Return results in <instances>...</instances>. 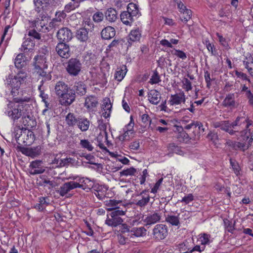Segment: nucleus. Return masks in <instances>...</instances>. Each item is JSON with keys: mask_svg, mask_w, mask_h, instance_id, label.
Masks as SVG:
<instances>
[{"mask_svg": "<svg viewBox=\"0 0 253 253\" xmlns=\"http://www.w3.org/2000/svg\"><path fill=\"white\" fill-rule=\"evenodd\" d=\"M246 121L245 129L240 132V141L237 142L235 144V146L243 151L249 149L253 140V121L250 119Z\"/></svg>", "mask_w": 253, "mask_h": 253, "instance_id": "nucleus-1", "label": "nucleus"}, {"mask_svg": "<svg viewBox=\"0 0 253 253\" xmlns=\"http://www.w3.org/2000/svg\"><path fill=\"white\" fill-rule=\"evenodd\" d=\"M79 182L74 181L66 182L62 185L57 190V193L61 196H64L71 190L77 188L84 190L89 188L91 186V180L86 177L80 178Z\"/></svg>", "mask_w": 253, "mask_h": 253, "instance_id": "nucleus-2", "label": "nucleus"}, {"mask_svg": "<svg viewBox=\"0 0 253 253\" xmlns=\"http://www.w3.org/2000/svg\"><path fill=\"white\" fill-rule=\"evenodd\" d=\"M27 74L25 72L20 71L16 75L13 77L9 75L6 79L7 86L11 89V92L13 94L17 91L22 84L25 80Z\"/></svg>", "mask_w": 253, "mask_h": 253, "instance_id": "nucleus-3", "label": "nucleus"}, {"mask_svg": "<svg viewBox=\"0 0 253 253\" xmlns=\"http://www.w3.org/2000/svg\"><path fill=\"white\" fill-rule=\"evenodd\" d=\"M25 113L24 106L21 104L9 102L7 105L5 114L14 122L17 121Z\"/></svg>", "mask_w": 253, "mask_h": 253, "instance_id": "nucleus-4", "label": "nucleus"}, {"mask_svg": "<svg viewBox=\"0 0 253 253\" xmlns=\"http://www.w3.org/2000/svg\"><path fill=\"white\" fill-rule=\"evenodd\" d=\"M82 65L79 59L72 58L66 63V70L71 76H78L81 71Z\"/></svg>", "mask_w": 253, "mask_h": 253, "instance_id": "nucleus-5", "label": "nucleus"}, {"mask_svg": "<svg viewBox=\"0 0 253 253\" xmlns=\"http://www.w3.org/2000/svg\"><path fill=\"white\" fill-rule=\"evenodd\" d=\"M125 214V211L123 210H118L114 211L110 213V217L108 216L105 220V224L111 227H117L121 224L123 222L121 215H124Z\"/></svg>", "mask_w": 253, "mask_h": 253, "instance_id": "nucleus-6", "label": "nucleus"}, {"mask_svg": "<svg viewBox=\"0 0 253 253\" xmlns=\"http://www.w3.org/2000/svg\"><path fill=\"white\" fill-rule=\"evenodd\" d=\"M168 234V229L167 225L163 224L156 225L152 231L153 238L157 241L165 239Z\"/></svg>", "mask_w": 253, "mask_h": 253, "instance_id": "nucleus-7", "label": "nucleus"}, {"mask_svg": "<svg viewBox=\"0 0 253 253\" xmlns=\"http://www.w3.org/2000/svg\"><path fill=\"white\" fill-rule=\"evenodd\" d=\"M249 119L248 118H245L243 117L238 116L234 122L231 123L230 129L233 131V133L230 134L231 135L238 136L237 133H240L241 131L240 130L241 128H243V126H245L246 124V121Z\"/></svg>", "mask_w": 253, "mask_h": 253, "instance_id": "nucleus-8", "label": "nucleus"}, {"mask_svg": "<svg viewBox=\"0 0 253 253\" xmlns=\"http://www.w3.org/2000/svg\"><path fill=\"white\" fill-rule=\"evenodd\" d=\"M147 230L144 227H133L129 230L127 227L124 228L123 230L124 234L127 232V236L130 238L135 237H141L146 235Z\"/></svg>", "mask_w": 253, "mask_h": 253, "instance_id": "nucleus-9", "label": "nucleus"}, {"mask_svg": "<svg viewBox=\"0 0 253 253\" xmlns=\"http://www.w3.org/2000/svg\"><path fill=\"white\" fill-rule=\"evenodd\" d=\"M61 104L64 106H69L73 103L75 100L76 93L73 89H69L59 97Z\"/></svg>", "mask_w": 253, "mask_h": 253, "instance_id": "nucleus-10", "label": "nucleus"}, {"mask_svg": "<svg viewBox=\"0 0 253 253\" xmlns=\"http://www.w3.org/2000/svg\"><path fill=\"white\" fill-rule=\"evenodd\" d=\"M58 55L63 58H68L71 54L69 45L66 43L59 42L55 47Z\"/></svg>", "mask_w": 253, "mask_h": 253, "instance_id": "nucleus-11", "label": "nucleus"}, {"mask_svg": "<svg viewBox=\"0 0 253 253\" xmlns=\"http://www.w3.org/2000/svg\"><path fill=\"white\" fill-rule=\"evenodd\" d=\"M98 103L97 97L95 95H90L85 97L84 106L88 112H93L95 111Z\"/></svg>", "mask_w": 253, "mask_h": 253, "instance_id": "nucleus-12", "label": "nucleus"}, {"mask_svg": "<svg viewBox=\"0 0 253 253\" xmlns=\"http://www.w3.org/2000/svg\"><path fill=\"white\" fill-rule=\"evenodd\" d=\"M57 38L60 42H68L72 38V33L68 28L63 27L60 29L57 33Z\"/></svg>", "mask_w": 253, "mask_h": 253, "instance_id": "nucleus-13", "label": "nucleus"}, {"mask_svg": "<svg viewBox=\"0 0 253 253\" xmlns=\"http://www.w3.org/2000/svg\"><path fill=\"white\" fill-rule=\"evenodd\" d=\"M186 101V96L183 91L174 94H171L169 100L168 101V104L170 106H175L184 103Z\"/></svg>", "mask_w": 253, "mask_h": 253, "instance_id": "nucleus-14", "label": "nucleus"}, {"mask_svg": "<svg viewBox=\"0 0 253 253\" xmlns=\"http://www.w3.org/2000/svg\"><path fill=\"white\" fill-rule=\"evenodd\" d=\"M42 162L41 160H35L31 162L29 173L31 175L42 174L45 171V169L42 166Z\"/></svg>", "mask_w": 253, "mask_h": 253, "instance_id": "nucleus-15", "label": "nucleus"}, {"mask_svg": "<svg viewBox=\"0 0 253 253\" xmlns=\"http://www.w3.org/2000/svg\"><path fill=\"white\" fill-rule=\"evenodd\" d=\"M161 219V213L154 212L149 214L146 216H143L142 220L145 226L152 225L158 222Z\"/></svg>", "mask_w": 253, "mask_h": 253, "instance_id": "nucleus-16", "label": "nucleus"}, {"mask_svg": "<svg viewBox=\"0 0 253 253\" xmlns=\"http://www.w3.org/2000/svg\"><path fill=\"white\" fill-rule=\"evenodd\" d=\"M104 203L105 205L106 206L107 211L111 212L118 210H122L121 207L125 208L123 202L121 200L110 199L106 200Z\"/></svg>", "mask_w": 253, "mask_h": 253, "instance_id": "nucleus-17", "label": "nucleus"}, {"mask_svg": "<svg viewBox=\"0 0 253 253\" xmlns=\"http://www.w3.org/2000/svg\"><path fill=\"white\" fill-rule=\"evenodd\" d=\"M148 190H143L137 195V199L136 200V205L140 207H144L149 202L150 197L148 193Z\"/></svg>", "mask_w": 253, "mask_h": 253, "instance_id": "nucleus-18", "label": "nucleus"}, {"mask_svg": "<svg viewBox=\"0 0 253 253\" xmlns=\"http://www.w3.org/2000/svg\"><path fill=\"white\" fill-rule=\"evenodd\" d=\"M89 29L85 28H81L77 30L76 33V37L80 42L86 43L89 40L90 33Z\"/></svg>", "mask_w": 253, "mask_h": 253, "instance_id": "nucleus-19", "label": "nucleus"}, {"mask_svg": "<svg viewBox=\"0 0 253 253\" xmlns=\"http://www.w3.org/2000/svg\"><path fill=\"white\" fill-rule=\"evenodd\" d=\"M142 30L136 28L130 31L127 39L128 46H131L133 42H138L141 37Z\"/></svg>", "mask_w": 253, "mask_h": 253, "instance_id": "nucleus-20", "label": "nucleus"}, {"mask_svg": "<svg viewBox=\"0 0 253 253\" xmlns=\"http://www.w3.org/2000/svg\"><path fill=\"white\" fill-rule=\"evenodd\" d=\"M22 137L19 142V144L22 143L25 145H30L34 140L33 132L28 129H24V132L21 134Z\"/></svg>", "mask_w": 253, "mask_h": 253, "instance_id": "nucleus-21", "label": "nucleus"}, {"mask_svg": "<svg viewBox=\"0 0 253 253\" xmlns=\"http://www.w3.org/2000/svg\"><path fill=\"white\" fill-rule=\"evenodd\" d=\"M21 152L23 154L31 157L33 158L40 155L41 153V147L40 146L31 148H23L21 149Z\"/></svg>", "mask_w": 253, "mask_h": 253, "instance_id": "nucleus-22", "label": "nucleus"}, {"mask_svg": "<svg viewBox=\"0 0 253 253\" xmlns=\"http://www.w3.org/2000/svg\"><path fill=\"white\" fill-rule=\"evenodd\" d=\"M222 105L227 108L236 107L238 104L235 100V94L233 93H230L227 94L222 102Z\"/></svg>", "mask_w": 253, "mask_h": 253, "instance_id": "nucleus-23", "label": "nucleus"}, {"mask_svg": "<svg viewBox=\"0 0 253 253\" xmlns=\"http://www.w3.org/2000/svg\"><path fill=\"white\" fill-rule=\"evenodd\" d=\"M102 106L104 111L102 113V116L106 119L109 118L112 107L110 98L108 97L104 98Z\"/></svg>", "mask_w": 253, "mask_h": 253, "instance_id": "nucleus-24", "label": "nucleus"}, {"mask_svg": "<svg viewBox=\"0 0 253 253\" xmlns=\"http://www.w3.org/2000/svg\"><path fill=\"white\" fill-rule=\"evenodd\" d=\"M161 95L156 89L151 90L148 94V99L152 104L157 105L160 102Z\"/></svg>", "mask_w": 253, "mask_h": 253, "instance_id": "nucleus-25", "label": "nucleus"}, {"mask_svg": "<svg viewBox=\"0 0 253 253\" xmlns=\"http://www.w3.org/2000/svg\"><path fill=\"white\" fill-rule=\"evenodd\" d=\"M34 59L36 70L44 69L47 68L44 55H37L34 57Z\"/></svg>", "mask_w": 253, "mask_h": 253, "instance_id": "nucleus-26", "label": "nucleus"}, {"mask_svg": "<svg viewBox=\"0 0 253 253\" xmlns=\"http://www.w3.org/2000/svg\"><path fill=\"white\" fill-rule=\"evenodd\" d=\"M101 37L104 40H110L116 35V30L113 27L107 26L101 32Z\"/></svg>", "mask_w": 253, "mask_h": 253, "instance_id": "nucleus-27", "label": "nucleus"}, {"mask_svg": "<svg viewBox=\"0 0 253 253\" xmlns=\"http://www.w3.org/2000/svg\"><path fill=\"white\" fill-rule=\"evenodd\" d=\"M76 126L81 131H86L89 127L90 122L84 117L79 116L78 123Z\"/></svg>", "mask_w": 253, "mask_h": 253, "instance_id": "nucleus-28", "label": "nucleus"}, {"mask_svg": "<svg viewBox=\"0 0 253 253\" xmlns=\"http://www.w3.org/2000/svg\"><path fill=\"white\" fill-rule=\"evenodd\" d=\"M35 46V42L31 38H28L23 42L20 50L24 53H27L34 50Z\"/></svg>", "mask_w": 253, "mask_h": 253, "instance_id": "nucleus-29", "label": "nucleus"}, {"mask_svg": "<svg viewBox=\"0 0 253 253\" xmlns=\"http://www.w3.org/2000/svg\"><path fill=\"white\" fill-rule=\"evenodd\" d=\"M70 89L68 85L62 81L58 82L55 86V91L57 96L59 97L65 92Z\"/></svg>", "mask_w": 253, "mask_h": 253, "instance_id": "nucleus-30", "label": "nucleus"}, {"mask_svg": "<svg viewBox=\"0 0 253 253\" xmlns=\"http://www.w3.org/2000/svg\"><path fill=\"white\" fill-rule=\"evenodd\" d=\"M11 27V26L10 25H7L5 27L0 42V47L5 48L7 46L8 41L11 38L10 35L7 34V32Z\"/></svg>", "mask_w": 253, "mask_h": 253, "instance_id": "nucleus-31", "label": "nucleus"}, {"mask_svg": "<svg viewBox=\"0 0 253 253\" xmlns=\"http://www.w3.org/2000/svg\"><path fill=\"white\" fill-rule=\"evenodd\" d=\"M41 24V23H40ZM43 28V26L41 25L40 27V23L39 21H36L35 23V28L33 30H29L28 32V36L37 40L41 39V35L37 31H41Z\"/></svg>", "mask_w": 253, "mask_h": 253, "instance_id": "nucleus-32", "label": "nucleus"}, {"mask_svg": "<svg viewBox=\"0 0 253 253\" xmlns=\"http://www.w3.org/2000/svg\"><path fill=\"white\" fill-rule=\"evenodd\" d=\"M73 88V91L80 96L84 95L86 92V85L83 82L75 83Z\"/></svg>", "mask_w": 253, "mask_h": 253, "instance_id": "nucleus-33", "label": "nucleus"}, {"mask_svg": "<svg viewBox=\"0 0 253 253\" xmlns=\"http://www.w3.org/2000/svg\"><path fill=\"white\" fill-rule=\"evenodd\" d=\"M36 10L40 12L42 10H46L49 3L48 0H34Z\"/></svg>", "mask_w": 253, "mask_h": 253, "instance_id": "nucleus-34", "label": "nucleus"}, {"mask_svg": "<svg viewBox=\"0 0 253 253\" xmlns=\"http://www.w3.org/2000/svg\"><path fill=\"white\" fill-rule=\"evenodd\" d=\"M106 19L110 22H114L118 18V13L117 11L113 8H108L105 13Z\"/></svg>", "mask_w": 253, "mask_h": 253, "instance_id": "nucleus-35", "label": "nucleus"}, {"mask_svg": "<svg viewBox=\"0 0 253 253\" xmlns=\"http://www.w3.org/2000/svg\"><path fill=\"white\" fill-rule=\"evenodd\" d=\"M79 117L76 116L74 113H68L65 118V122L69 126L74 127L77 125Z\"/></svg>", "mask_w": 253, "mask_h": 253, "instance_id": "nucleus-36", "label": "nucleus"}, {"mask_svg": "<svg viewBox=\"0 0 253 253\" xmlns=\"http://www.w3.org/2000/svg\"><path fill=\"white\" fill-rule=\"evenodd\" d=\"M126 66L125 65H123L118 68V70L116 71L115 74V79L118 81H121L125 77L127 72Z\"/></svg>", "mask_w": 253, "mask_h": 253, "instance_id": "nucleus-37", "label": "nucleus"}, {"mask_svg": "<svg viewBox=\"0 0 253 253\" xmlns=\"http://www.w3.org/2000/svg\"><path fill=\"white\" fill-rule=\"evenodd\" d=\"M167 149L169 151V155L175 153L179 155H183L184 152L181 150V147L175 145L174 143H169L167 146Z\"/></svg>", "mask_w": 253, "mask_h": 253, "instance_id": "nucleus-38", "label": "nucleus"}, {"mask_svg": "<svg viewBox=\"0 0 253 253\" xmlns=\"http://www.w3.org/2000/svg\"><path fill=\"white\" fill-rule=\"evenodd\" d=\"M120 17L122 22L126 25L130 26L133 21V16L125 11L121 14Z\"/></svg>", "mask_w": 253, "mask_h": 253, "instance_id": "nucleus-39", "label": "nucleus"}, {"mask_svg": "<svg viewBox=\"0 0 253 253\" xmlns=\"http://www.w3.org/2000/svg\"><path fill=\"white\" fill-rule=\"evenodd\" d=\"M14 64L18 69H21L25 64V56L23 53L18 54L15 59Z\"/></svg>", "mask_w": 253, "mask_h": 253, "instance_id": "nucleus-40", "label": "nucleus"}, {"mask_svg": "<svg viewBox=\"0 0 253 253\" xmlns=\"http://www.w3.org/2000/svg\"><path fill=\"white\" fill-rule=\"evenodd\" d=\"M81 2L80 0H71V1L65 5L64 11L66 12H70L72 10L78 7Z\"/></svg>", "mask_w": 253, "mask_h": 253, "instance_id": "nucleus-41", "label": "nucleus"}, {"mask_svg": "<svg viewBox=\"0 0 253 253\" xmlns=\"http://www.w3.org/2000/svg\"><path fill=\"white\" fill-rule=\"evenodd\" d=\"M198 241L201 245L205 246L209 245L211 243V235L207 233H202L199 235Z\"/></svg>", "mask_w": 253, "mask_h": 253, "instance_id": "nucleus-42", "label": "nucleus"}, {"mask_svg": "<svg viewBox=\"0 0 253 253\" xmlns=\"http://www.w3.org/2000/svg\"><path fill=\"white\" fill-rule=\"evenodd\" d=\"M126 12L129 13L134 17L138 14V9L136 4L133 3H129L127 7V11Z\"/></svg>", "mask_w": 253, "mask_h": 253, "instance_id": "nucleus-43", "label": "nucleus"}, {"mask_svg": "<svg viewBox=\"0 0 253 253\" xmlns=\"http://www.w3.org/2000/svg\"><path fill=\"white\" fill-rule=\"evenodd\" d=\"M166 220L173 226H178L180 224L178 216L168 215Z\"/></svg>", "mask_w": 253, "mask_h": 253, "instance_id": "nucleus-44", "label": "nucleus"}, {"mask_svg": "<svg viewBox=\"0 0 253 253\" xmlns=\"http://www.w3.org/2000/svg\"><path fill=\"white\" fill-rule=\"evenodd\" d=\"M80 144L82 148L85 149L88 151H92L93 150V146L87 139H82Z\"/></svg>", "mask_w": 253, "mask_h": 253, "instance_id": "nucleus-45", "label": "nucleus"}, {"mask_svg": "<svg viewBox=\"0 0 253 253\" xmlns=\"http://www.w3.org/2000/svg\"><path fill=\"white\" fill-rule=\"evenodd\" d=\"M37 184L42 186H45V184H49L51 187L53 186V182L47 179L44 176H41L37 179Z\"/></svg>", "mask_w": 253, "mask_h": 253, "instance_id": "nucleus-46", "label": "nucleus"}, {"mask_svg": "<svg viewBox=\"0 0 253 253\" xmlns=\"http://www.w3.org/2000/svg\"><path fill=\"white\" fill-rule=\"evenodd\" d=\"M230 165L232 167L234 172L237 176H239L241 174V168L238 163L235 160H230Z\"/></svg>", "mask_w": 253, "mask_h": 253, "instance_id": "nucleus-47", "label": "nucleus"}, {"mask_svg": "<svg viewBox=\"0 0 253 253\" xmlns=\"http://www.w3.org/2000/svg\"><path fill=\"white\" fill-rule=\"evenodd\" d=\"M231 123L229 121H223L221 125L220 129L228 132L229 134H233V131L230 129Z\"/></svg>", "mask_w": 253, "mask_h": 253, "instance_id": "nucleus-48", "label": "nucleus"}, {"mask_svg": "<svg viewBox=\"0 0 253 253\" xmlns=\"http://www.w3.org/2000/svg\"><path fill=\"white\" fill-rule=\"evenodd\" d=\"M134 125V123L133 119V117L132 116L130 117V122L129 123L126 125L125 127L123 128V130H126V132H128L130 133V134H133L134 132L133 127Z\"/></svg>", "mask_w": 253, "mask_h": 253, "instance_id": "nucleus-49", "label": "nucleus"}, {"mask_svg": "<svg viewBox=\"0 0 253 253\" xmlns=\"http://www.w3.org/2000/svg\"><path fill=\"white\" fill-rule=\"evenodd\" d=\"M182 15L180 16V20L184 23H186L191 18L192 11L191 10H186L185 11L181 13Z\"/></svg>", "mask_w": 253, "mask_h": 253, "instance_id": "nucleus-50", "label": "nucleus"}, {"mask_svg": "<svg viewBox=\"0 0 253 253\" xmlns=\"http://www.w3.org/2000/svg\"><path fill=\"white\" fill-rule=\"evenodd\" d=\"M37 73L40 76L42 77L43 82L50 81L51 79V75L49 73H47L43 69L36 70Z\"/></svg>", "mask_w": 253, "mask_h": 253, "instance_id": "nucleus-51", "label": "nucleus"}, {"mask_svg": "<svg viewBox=\"0 0 253 253\" xmlns=\"http://www.w3.org/2000/svg\"><path fill=\"white\" fill-rule=\"evenodd\" d=\"M136 170L133 168H130L129 169H124L123 170L120 172V176H131L134 175L136 173Z\"/></svg>", "mask_w": 253, "mask_h": 253, "instance_id": "nucleus-52", "label": "nucleus"}, {"mask_svg": "<svg viewBox=\"0 0 253 253\" xmlns=\"http://www.w3.org/2000/svg\"><path fill=\"white\" fill-rule=\"evenodd\" d=\"M223 221L226 230L229 232L233 233V231L235 229V222L233 223L232 221H230L227 219H224Z\"/></svg>", "mask_w": 253, "mask_h": 253, "instance_id": "nucleus-53", "label": "nucleus"}, {"mask_svg": "<svg viewBox=\"0 0 253 253\" xmlns=\"http://www.w3.org/2000/svg\"><path fill=\"white\" fill-rule=\"evenodd\" d=\"M104 14L101 11H97L92 16V19L95 23H99L104 19Z\"/></svg>", "mask_w": 253, "mask_h": 253, "instance_id": "nucleus-54", "label": "nucleus"}, {"mask_svg": "<svg viewBox=\"0 0 253 253\" xmlns=\"http://www.w3.org/2000/svg\"><path fill=\"white\" fill-rule=\"evenodd\" d=\"M171 53L182 60H185L187 58L186 54L181 50L174 49L171 51Z\"/></svg>", "mask_w": 253, "mask_h": 253, "instance_id": "nucleus-55", "label": "nucleus"}, {"mask_svg": "<svg viewBox=\"0 0 253 253\" xmlns=\"http://www.w3.org/2000/svg\"><path fill=\"white\" fill-rule=\"evenodd\" d=\"M66 17V14L65 11H57L55 13V18L53 19L55 22H61Z\"/></svg>", "mask_w": 253, "mask_h": 253, "instance_id": "nucleus-56", "label": "nucleus"}, {"mask_svg": "<svg viewBox=\"0 0 253 253\" xmlns=\"http://www.w3.org/2000/svg\"><path fill=\"white\" fill-rule=\"evenodd\" d=\"M161 82L160 77L157 71H155L150 79L149 83L151 84H158Z\"/></svg>", "mask_w": 253, "mask_h": 253, "instance_id": "nucleus-57", "label": "nucleus"}, {"mask_svg": "<svg viewBox=\"0 0 253 253\" xmlns=\"http://www.w3.org/2000/svg\"><path fill=\"white\" fill-rule=\"evenodd\" d=\"M21 122L23 125L24 126H29V120H31V117L28 114V113H27L25 112V113L23 114V115L21 117Z\"/></svg>", "mask_w": 253, "mask_h": 253, "instance_id": "nucleus-58", "label": "nucleus"}, {"mask_svg": "<svg viewBox=\"0 0 253 253\" xmlns=\"http://www.w3.org/2000/svg\"><path fill=\"white\" fill-rule=\"evenodd\" d=\"M204 43L206 45V47L208 51L210 52L212 55H214L215 53V47L213 44L211 43L209 40H205Z\"/></svg>", "mask_w": 253, "mask_h": 253, "instance_id": "nucleus-59", "label": "nucleus"}, {"mask_svg": "<svg viewBox=\"0 0 253 253\" xmlns=\"http://www.w3.org/2000/svg\"><path fill=\"white\" fill-rule=\"evenodd\" d=\"M194 200V196L192 194H189L183 197L181 200H178V202L184 203L185 205L189 204Z\"/></svg>", "mask_w": 253, "mask_h": 253, "instance_id": "nucleus-60", "label": "nucleus"}, {"mask_svg": "<svg viewBox=\"0 0 253 253\" xmlns=\"http://www.w3.org/2000/svg\"><path fill=\"white\" fill-rule=\"evenodd\" d=\"M24 132V129L23 128H20L19 127L15 128L14 129V135L15 139L18 143H19L20 140V138H21V136L23 134V132Z\"/></svg>", "mask_w": 253, "mask_h": 253, "instance_id": "nucleus-61", "label": "nucleus"}, {"mask_svg": "<svg viewBox=\"0 0 253 253\" xmlns=\"http://www.w3.org/2000/svg\"><path fill=\"white\" fill-rule=\"evenodd\" d=\"M123 134L119 136V140L122 142L129 140L132 134H130V132H126V130H123Z\"/></svg>", "mask_w": 253, "mask_h": 253, "instance_id": "nucleus-62", "label": "nucleus"}, {"mask_svg": "<svg viewBox=\"0 0 253 253\" xmlns=\"http://www.w3.org/2000/svg\"><path fill=\"white\" fill-rule=\"evenodd\" d=\"M141 121L144 124V126H149L151 124V120L148 114H143L141 116Z\"/></svg>", "mask_w": 253, "mask_h": 253, "instance_id": "nucleus-63", "label": "nucleus"}, {"mask_svg": "<svg viewBox=\"0 0 253 253\" xmlns=\"http://www.w3.org/2000/svg\"><path fill=\"white\" fill-rule=\"evenodd\" d=\"M249 61H250V64L245 66V68L248 70L250 74L253 77V59L251 55H249Z\"/></svg>", "mask_w": 253, "mask_h": 253, "instance_id": "nucleus-64", "label": "nucleus"}]
</instances>
